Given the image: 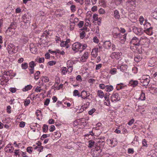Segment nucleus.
Returning a JSON list of instances; mask_svg holds the SVG:
<instances>
[{
	"label": "nucleus",
	"instance_id": "nucleus-64",
	"mask_svg": "<svg viewBox=\"0 0 157 157\" xmlns=\"http://www.w3.org/2000/svg\"><path fill=\"white\" fill-rule=\"evenodd\" d=\"M153 17L154 18L157 20V9L154 13Z\"/></svg>",
	"mask_w": 157,
	"mask_h": 157
},
{
	"label": "nucleus",
	"instance_id": "nucleus-59",
	"mask_svg": "<svg viewBox=\"0 0 157 157\" xmlns=\"http://www.w3.org/2000/svg\"><path fill=\"white\" fill-rule=\"evenodd\" d=\"M11 107L10 105H8L7 107V112L9 113H11Z\"/></svg>",
	"mask_w": 157,
	"mask_h": 157
},
{
	"label": "nucleus",
	"instance_id": "nucleus-5",
	"mask_svg": "<svg viewBox=\"0 0 157 157\" xmlns=\"http://www.w3.org/2000/svg\"><path fill=\"white\" fill-rule=\"evenodd\" d=\"M102 150H99L97 151L93 150L91 152V155L93 157H97L98 156H102L103 155V153L102 152Z\"/></svg>",
	"mask_w": 157,
	"mask_h": 157
},
{
	"label": "nucleus",
	"instance_id": "nucleus-19",
	"mask_svg": "<svg viewBox=\"0 0 157 157\" xmlns=\"http://www.w3.org/2000/svg\"><path fill=\"white\" fill-rule=\"evenodd\" d=\"M142 56L137 55L136 56H135L134 59L136 62H138L142 59Z\"/></svg>",
	"mask_w": 157,
	"mask_h": 157
},
{
	"label": "nucleus",
	"instance_id": "nucleus-21",
	"mask_svg": "<svg viewBox=\"0 0 157 157\" xmlns=\"http://www.w3.org/2000/svg\"><path fill=\"white\" fill-rule=\"evenodd\" d=\"M97 95L99 98H103L104 96V94L102 91L98 90L97 92Z\"/></svg>",
	"mask_w": 157,
	"mask_h": 157
},
{
	"label": "nucleus",
	"instance_id": "nucleus-10",
	"mask_svg": "<svg viewBox=\"0 0 157 157\" xmlns=\"http://www.w3.org/2000/svg\"><path fill=\"white\" fill-rule=\"evenodd\" d=\"M140 41L139 39L136 37H133L130 43L133 45H138L140 44Z\"/></svg>",
	"mask_w": 157,
	"mask_h": 157
},
{
	"label": "nucleus",
	"instance_id": "nucleus-16",
	"mask_svg": "<svg viewBox=\"0 0 157 157\" xmlns=\"http://www.w3.org/2000/svg\"><path fill=\"white\" fill-rule=\"evenodd\" d=\"M109 94H108V93H106L104 94V97L105 100L108 102V104H107V103L106 102H105V103H106V105L107 106L109 105H110V101H109Z\"/></svg>",
	"mask_w": 157,
	"mask_h": 157
},
{
	"label": "nucleus",
	"instance_id": "nucleus-46",
	"mask_svg": "<svg viewBox=\"0 0 157 157\" xmlns=\"http://www.w3.org/2000/svg\"><path fill=\"white\" fill-rule=\"evenodd\" d=\"M84 21H80L78 24V26L79 28L82 27L83 25Z\"/></svg>",
	"mask_w": 157,
	"mask_h": 157
},
{
	"label": "nucleus",
	"instance_id": "nucleus-49",
	"mask_svg": "<svg viewBox=\"0 0 157 157\" xmlns=\"http://www.w3.org/2000/svg\"><path fill=\"white\" fill-rule=\"evenodd\" d=\"M95 111L96 110L95 108H93L88 112L89 114L90 115H92Z\"/></svg>",
	"mask_w": 157,
	"mask_h": 157
},
{
	"label": "nucleus",
	"instance_id": "nucleus-48",
	"mask_svg": "<svg viewBox=\"0 0 157 157\" xmlns=\"http://www.w3.org/2000/svg\"><path fill=\"white\" fill-rule=\"evenodd\" d=\"M56 63V62L55 61H51L48 62V64L51 66H53L55 65Z\"/></svg>",
	"mask_w": 157,
	"mask_h": 157
},
{
	"label": "nucleus",
	"instance_id": "nucleus-47",
	"mask_svg": "<svg viewBox=\"0 0 157 157\" xmlns=\"http://www.w3.org/2000/svg\"><path fill=\"white\" fill-rule=\"evenodd\" d=\"M30 100L29 99H26L25 100L24 105L25 106H28L30 103Z\"/></svg>",
	"mask_w": 157,
	"mask_h": 157
},
{
	"label": "nucleus",
	"instance_id": "nucleus-55",
	"mask_svg": "<svg viewBox=\"0 0 157 157\" xmlns=\"http://www.w3.org/2000/svg\"><path fill=\"white\" fill-rule=\"evenodd\" d=\"M99 13L100 14H104L105 11L103 9L101 8L99 10Z\"/></svg>",
	"mask_w": 157,
	"mask_h": 157
},
{
	"label": "nucleus",
	"instance_id": "nucleus-28",
	"mask_svg": "<svg viewBox=\"0 0 157 157\" xmlns=\"http://www.w3.org/2000/svg\"><path fill=\"white\" fill-rule=\"evenodd\" d=\"M49 33L48 31L46 30L44 32L41 36V38H43L44 37L47 38L48 35H49Z\"/></svg>",
	"mask_w": 157,
	"mask_h": 157
},
{
	"label": "nucleus",
	"instance_id": "nucleus-27",
	"mask_svg": "<svg viewBox=\"0 0 157 157\" xmlns=\"http://www.w3.org/2000/svg\"><path fill=\"white\" fill-rule=\"evenodd\" d=\"M42 82H48L49 81V78L47 76H43L41 78Z\"/></svg>",
	"mask_w": 157,
	"mask_h": 157
},
{
	"label": "nucleus",
	"instance_id": "nucleus-43",
	"mask_svg": "<svg viewBox=\"0 0 157 157\" xmlns=\"http://www.w3.org/2000/svg\"><path fill=\"white\" fill-rule=\"evenodd\" d=\"M67 70L66 67H64L62 70V73L63 75H65L67 72Z\"/></svg>",
	"mask_w": 157,
	"mask_h": 157
},
{
	"label": "nucleus",
	"instance_id": "nucleus-31",
	"mask_svg": "<svg viewBox=\"0 0 157 157\" xmlns=\"http://www.w3.org/2000/svg\"><path fill=\"white\" fill-rule=\"evenodd\" d=\"M152 28L151 27L148 28L145 30V32L148 35H151L152 34Z\"/></svg>",
	"mask_w": 157,
	"mask_h": 157
},
{
	"label": "nucleus",
	"instance_id": "nucleus-22",
	"mask_svg": "<svg viewBox=\"0 0 157 157\" xmlns=\"http://www.w3.org/2000/svg\"><path fill=\"white\" fill-rule=\"evenodd\" d=\"M31 45H30V50L31 52L33 54H36L37 52V48H36L35 47H33L31 48Z\"/></svg>",
	"mask_w": 157,
	"mask_h": 157
},
{
	"label": "nucleus",
	"instance_id": "nucleus-42",
	"mask_svg": "<svg viewBox=\"0 0 157 157\" xmlns=\"http://www.w3.org/2000/svg\"><path fill=\"white\" fill-rule=\"evenodd\" d=\"M75 25L74 22H71L70 23V30H72L74 29Z\"/></svg>",
	"mask_w": 157,
	"mask_h": 157
},
{
	"label": "nucleus",
	"instance_id": "nucleus-32",
	"mask_svg": "<svg viewBox=\"0 0 157 157\" xmlns=\"http://www.w3.org/2000/svg\"><path fill=\"white\" fill-rule=\"evenodd\" d=\"M73 95L74 96H77L78 97L81 96V95L79 94L78 90H74L73 93Z\"/></svg>",
	"mask_w": 157,
	"mask_h": 157
},
{
	"label": "nucleus",
	"instance_id": "nucleus-2",
	"mask_svg": "<svg viewBox=\"0 0 157 157\" xmlns=\"http://www.w3.org/2000/svg\"><path fill=\"white\" fill-rule=\"evenodd\" d=\"M150 81L149 77H148V78H147L145 77H143L142 78L140 79V85L142 86H147Z\"/></svg>",
	"mask_w": 157,
	"mask_h": 157
},
{
	"label": "nucleus",
	"instance_id": "nucleus-14",
	"mask_svg": "<svg viewBox=\"0 0 157 157\" xmlns=\"http://www.w3.org/2000/svg\"><path fill=\"white\" fill-rule=\"evenodd\" d=\"M111 43L110 41H106L104 43V47L105 48H109L111 47Z\"/></svg>",
	"mask_w": 157,
	"mask_h": 157
},
{
	"label": "nucleus",
	"instance_id": "nucleus-62",
	"mask_svg": "<svg viewBox=\"0 0 157 157\" xmlns=\"http://www.w3.org/2000/svg\"><path fill=\"white\" fill-rule=\"evenodd\" d=\"M93 41L96 43H98L99 42V40L96 36L94 37L93 39Z\"/></svg>",
	"mask_w": 157,
	"mask_h": 157
},
{
	"label": "nucleus",
	"instance_id": "nucleus-60",
	"mask_svg": "<svg viewBox=\"0 0 157 157\" xmlns=\"http://www.w3.org/2000/svg\"><path fill=\"white\" fill-rule=\"evenodd\" d=\"M25 123L24 122L22 121L20 123L19 126L20 127L23 128L25 126Z\"/></svg>",
	"mask_w": 157,
	"mask_h": 157
},
{
	"label": "nucleus",
	"instance_id": "nucleus-45",
	"mask_svg": "<svg viewBox=\"0 0 157 157\" xmlns=\"http://www.w3.org/2000/svg\"><path fill=\"white\" fill-rule=\"evenodd\" d=\"M33 150V148L32 147H29L27 148V151L29 153L32 152Z\"/></svg>",
	"mask_w": 157,
	"mask_h": 157
},
{
	"label": "nucleus",
	"instance_id": "nucleus-41",
	"mask_svg": "<svg viewBox=\"0 0 157 157\" xmlns=\"http://www.w3.org/2000/svg\"><path fill=\"white\" fill-rule=\"evenodd\" d=\"M117 72V69L115 68L112 69L110 70V73L111 74L114 75Z\"/></svg>",
	"mask_w": 157,
	"mask_h": 157
},
{
	"label": "nucleus",
	"instance_id": "nucleus-25",
	"mask_svg": "<svg viewBox=\"0 0 157 157\" xmlns=\"http://www.w3.org/2000/svg\"><path fill=\"white\" fill-rule=\"evenodd\" d=\"M142 101L145 100V96L144 93L143 92V91L142 90L141 93L140 95V97L139 98Z\"/></svg>",
	"mask_w": 157,
	"mask_h": 157
},
{
	"label": "nucleus",
	"instance_id": "nucleus-44",
	"mask_svg": "<svg viewBox=\"0 0 157 157\" xmlns=\"http://www.w3.org/2000/svg\"><path fill=\"white\" fill-rule=\"evenodd\" d=\"M87 47L86 45L84 44L82 45V47H81V50H80V52H82Z\"/></svg>",
	"mask_w": 157,
	"mask_h": 157
},
{
	"label": "nucleus",
	"instance_id": "nucleus-39",
	"mask_svg": "<svg viewBox=\"0 0 157 157\" xmlns=\"http://www.w3.org/2000/svg\"><path fill=\"white\" fill-rule=\"evenodd\" d=\"M43 129L44 132H46L48 129V126L46 124H44L43 127Z\"/></svg>",
	"mask_w": 157,
	"mask_h": 157
},
{
	"label": "nucleus",
	"instance_id": "nucleus-50",
	"mask_svg": "<svg viewBox=\"0 0 157 157\" xmlns=\"http://www.w3.org/2000/svg\"><path fill=\"white\" fill-rule=\"evenodd\" d=\"M55 129V127L53 125H51L50 127L49 131L51 132L53 131Z\"/></svg>",
	"mask_w": 157,
	"mask_h": 157
},
{
	"label": "nucleus",
	"instance_id": "nucleus-33",
	"mask_svg": "<svg viewBox=\"0 0 157 157\" xmlns=\"http://www.w3.org/2000/svg\"><path fill=\"white\" fill-rule=\"evenodd\" d=\"M29 67L31 68H34V67L36 66V64L33 61L30 62L29 63Z\"/></svg>",
	"mask_w": 157,
	"mask_h": 157
},
{
	"label": "nucleus",
	"instance_id": "nucleus-56",
	"mask_svg": "<svg viewBox=\"0 0 157 157\" xmlns=\"http://www.w3.org/2000/svg\"><path fill=\"white\" fill-rule=\"evenodd\" d=\"M41 87H40L37 86L35 88V91L37 92L38 91L39 92H40L41 90Z\"/></svg>",
	"mask_w": 157,
	"mask_h": 157
},
{
	"label": "nucleus",
	"instance_id": "nucleus-52",
	"mask_svg": "<svg viewBox=\"0 0 157 157\" xmlns=\"http://www.w3.org/2000/svg\"><path fill=\"white\" fill-rule=\"evenodd\" d=\"M104 138H105L104 137L100 138L99 140L97 141V143H101L105 142Z\"/></svg>",
	"mask_w": 157,
	"mask_h": 157
},
{
	"label": "nucleus",
	"instance_id": "nucleus-61",
	"mask_svg": "<svg viewBox=\"0 0 157 157\" xmlns=\"http://www.w3.org/2000/svg\"><path fill=\"white\" fill-rule=\"evenodd\" d=\"M93 18L95 21L98 20V15L96 14H94L93 15Z\"/></svg>",
	"mask_w": 157,
	"mask_h": 157
},
{
	"label": "nucleus",
	"instance_id": "nucleus-11",
	"mask_svg": "<svg viewBox=\"0 0 157 157\" xmlns=\"http://www.w3.org/2000/svg\"><path fill=\"white\" fill-rule=\"evenodd\" d=\"M138 84V82L137 81L132 79L130 81L128 85L129 86H131L132 87H134L137 86Z\"/></svg>",
	"mask_w": 157,
	"mask_h": 157
},
{
	"label": "nucleus",
	"instance_id": "nucleus-17",
	"mask_svg": "<svg viewBox=\"0 0 157 157\" xmlns=\"http://www.w3.org/2000/svg\"><path fill=\"white\" fill-rule=\"evenodd\" d=\"M13 24L11 23L10 25V27L8 28V29L6 30V33H9V35L10 34V33H9L11 32H13V34L14 33L13 31L14 30V29L13 28Z\"/></svg>",
	"mask_w": 157,
	"mask_h": 157
},
{
	"label": "nucleus",
	"instance_id": "nucleus-53",
	"mask_svg": "<svg viewBox=\"0 0 157 157\" xmlns=\"http://www.w3.org/2000/svg\"><path fill=\"white\" fill-rule=\"evenodd\" d=\"M71 9L73 12H75L76 10V7L75 5H71Z\"/></svg>",
	"mask_w": 157,
	"mask_h": 157
},
{
	"label": "nucleus",
	"instance_id": "nucleus-1",
	"mask_svg": "<svg viewBox=\"0 0 157 157\" xmlns=\"http://www.w3.org/2000/svg\"><path fill=\"white\" fill-rule=\"evenodd\" d=\"M112 34L113 37L116 38H120V36H121L120 29L117 27L114 28L113 29Z\"/></svg>",
	"mask_w": 157,
	"mask_h": 157
},
{
	"label": "nucleus",
	"instance_id": "nucleus-63",
	"mask_svg": "<svg viewBox=\"0 0 157 157\" xmlns=\"http://www.w3.org/2000/svg\"><path fill=\"white\" fill-rule=\"evenodd\" d=\"M134 121V119H132L128 122V124L130 126L133 123Z\"/></svg>",
	"mask_w": 157,
	"mask_h": 157
},
{
	"label": "nucleus",
	"instance_id": "nucleus-58",
	"mask_svg": "<svg viewBox=\"0 0 157 157\" xmlns=\"http://www.w3.org/2000/svg\"><path fill=\"white\" fill-rule=\"evenodd\" d=\"M50 102V100L48 98H47L44 103V105H48Z\"/></svg>",
	"mask_w": 157,
	"mask_h": 157
},
{
	"label": "nucleus",
	"instance_id": "nucleus-35",
	"mask_svg": "<svg viewBox=\"0 0 157 157\" xmlns=\"http://www.w3.org/2000/svg\"><path fill=\"white\" fill-rule=\"evenodd\" d=\"M86 35V34L84 31H82V32H80V37L81 39H83Z\"/></svg>",
	"mask_w": 157,
	"mask_h": 157
},
{
	"label": "nucleus",
	"instance_id": "nucleus-36",
	"mask_svg": "<svg viewBox=\"0 0 157 157\" xmlns=\"http://www.w3.org/2000/svg\"><path fill=\"white\" fill-rule=\"evenodd\" d=\"M126 34H125L124 35L121 36H120V37L119 38H120V40H122L123 42H124L126 40Z\"/></svg>",
	"mask_w": 157,
	"mask_h": 157
},
{
	"label": "nucleus",
	"instance_id": "nucleus-24",
	"mask_svg": "<svg viewBox=\"0 0 157 157\" xmlns=\"http://www.w3.org/2000/svg\"><path fill=\"white\" fill-rule=\"evenodd\" d=\"M113 89V86L110 85H107L106 86L105 90L106 91L110 92L112 91Z\"/></svg>",
	"mask_w": 157,
	"mask_h": 157
},
{
	"label": "nucleus",
	"instance_id": "nucleus-37",
	"mask_svg": "<svg viewBox=\"0 0 157 157\" xmlns=\"http://www.w3.org/2000/svg\"><path fill=\"white\" fill-rule=\"evenodd\" d=\"M136 1V0H127L126 2L127 4L130 3L132 5H133L135 4V2Z\"/></svg>",
	"mask_w": 157,
	"mask_h": 157
},
{
	"label": "nucleus",
	"instance_id": "nucleus-7",
	"mask_svg": "<svg viewBox=\"0 0 157 157\" xmlns=\"http://www.w3.org/2000/svg\"><path fill=\"white\" fill-rule=\"evenodd\" d=\"M132 30L134 33L136 35H141L143 33V30L141 28L136 27H133Z\"/></svg>",
	"mask_w": 157,
	"mask_h": 157
},
{
	"label": "nucleus",
	"instance_id": "nucleus-51",
	"mask_svg": "<svg viewBox=\"0 0 157 157\" xmlns=\"http://www.w3.org/2000/svg\"><path fill=\"white\" fill-rule=\"evenodd\" d=\"M134 152V150L133 148H129L128 150V154H133Z\"/></svg>",
	"mask_w": 157,
	"mask_h": 157
},
{
	"label": "nucleus",
	"instance_id": "nucleus-38",
	"mask_svg": "<svg viewBox=\"0 0 157 157\" xmlns=\"http://www.w3.org/2000/svg\"><path fill=\"white\" fill-rule=\"evenodd\" d=\"M21 67L23 69H26L28 67V64L26 63H22L21 64Z\"/></svg>",
	"mask_w": 157,
	"mask_h": 157
},
{
	"label": "nucleus",
	"instance_id": "nucleus-12",
	"mask_svg": "<svg viewBox=\"0 0 157 157\" xmlns=\"http://www.w3.org/2000/svg\"><path fill=\"white\" fill-rule=\"evenodd\" d=\"M88 57V53L85 52L83 56L81 57L80 60L82 62H84Z\"/></svg>",
	"mask_w": 157,
	"mask_h": 157
},
{
	"label": "nucleus",
	"instance_id": "nucleus-3",
	"mask_svg": "<svg viewBox=\"0 0 157 157\" xmlns=\"http://www.w3.org/2000/svg\"><path fill=\"white\" fill-rule=\"evenodd\" d=\"M31 16L29 13L25 14L22 16L23 21L25 23H28L29 24L31 20Z\"/></svg>",
	"mask_w": 157,
	"mask_h": 157
},
{
	"label": "nucleus",
	"instance_id": "nucleus-26",
	"mask_svg": "<svg viewBox=\"0 0 157 157\" xmlns=\"http://www.w3.org/2000/svg\"><path fill=\"white\" fill-rule=\"evenodd\" d=\"M32 86L31 85H28L25 86V87L23 89V91H26L32 89Z\"/></svg>",
	"mask_w": 157,
	"mask_h": 157
},
{
	"label": "nucleus",
	"instance_id": "nucleus-18",
	"mask_svg": "<svg viewBox=\"0 0 157 157\" xmlns=\"http://www.w3.org/2000/svg\"><path fill=\"white\" fill-rule=\"evenodd\" d=\"M98 48H94L92 50L91 52L92 55L94 57H96L98 55Z\"/></svg>",
	"mask_w": 157,
	"mask_h": 157
},
{
	"label": "nucleus",
	"instance_id": "nucleus-23",
	"mask_svg": "<svg viewBox=\"0 0 157 157\" xmlns=\"http://www.w3.org/2000/svg\"><path fill=\"white\" fill-rule=\"evenodd\" d=\"M127 66L126 65H122L120 67V69L123 72H125L127 71Z\"/></svg>",
	"mask_w": 157,
	"mask_h": 157
},
{
	"label": "nucleus",
	"instance_id": "nucleus-29",
	"mask_svg": "<svg viewBox=\"0 0 157 157\" xmlns=\"http://www.w3.org/2000/svg\"><path fill=\"white\" fill-rule=\"evenodd\" d=\"M40 74V71H37L34 74V78L36 80H38L39 78V75Z\"/></svg>",
	"mask_w": 157,
	"mask_h": 157
},
{
	"label": "nucleus",
	"instance_id": "nucleus-15",
	"mask_svg": "<svg viewBox=\"0 0 157 157\" xmlns=\"http://www.w3.org/2000/svg\"><path fill=\"white\" fill-rule=\"evenodd\" d=\"M88 95L87 91L85 90H83L81 92L80 97L83 99H87L86 96Z\"/></svg>",
	"mask_w": 157,
	"mask_h": 157
},
{
	"label": "nucleus",
	"instance_id": "nucleus-13",
	"mask_svg": "<svg viewBox=\"0 0 157 157\" xmlns=\"http://www.w3.org/2000/svg\"><path fill=\"white\" fill-rule=\"evenodd\" d=\"M114 17L115 19H119L120 18V15L119 11L116 10L114 11Z\"/></svg>",
	"mask_w": 157,
	"mask_h": 157
},
{
	"label": "nucleus",
	"instance_id": "nucleus-6",
	"mask_svg": "<svg viewBox=\"0 0 157 157\" xmlns=\"http://www.w3.org/2000/svg\"><path fill=\"white\" fill-rule=\"evenodd\" d=\"M120 100L118 94L117 93H113L111 97V100L112 102L117 101Z\"/></svg>",
	"mask_w": 157,
	"mask_h": 157
},
{
	"label": "nucleus",
	"instance_id": "nucleus-20",
	"mask_svg": "<svg viewBox=\"0 0 157 157\" xmlns=\"http://www.w3.org/2000/svg\"><path fill=\"white\" fill-rule=\"evenodd\" d=\"M89 144L88 145V147L89 148H92L94 146H95V142L92 140H90L89 141Z\"/></svg>",
	"mask_w": 157,
	"mask_h": 157
},
{
	"label": "nucleus",
	"instance_id": "nucleus-8",
	"mask_svg": "<svg viewBox=\"0 0 157 157\" xmlns=\"http://www.w3.org/2000/svg\"><path fill=\"white\" fill-rule=\"evenodd\" d=\"M122 55V53L119 52H114L111 53L110 57L112 59H118Z\"/></svg>",
	"mask_w": 157,
	"mask_h": 157
},
{
	"label": "nucleus",
	"instance_id": "nucleus-30",
	"mask_svg": "<svg viewBox=\"0 0 157 157\" xmlns=\"http://www.w3.org/2000/svg\"><path fill=\"white\" fill-rule=\"evenodd\" d=\"M105 144V142L101 143H96L95 144V146L99 147H101L102 148L104 146Z\"/></svg>",
	"mask_w": 157,
	"mask_h": 157
},
{
	"label": "nucleus",
	"instance_id": "nucleus-57",
	"mask_svg": "<svg viewBox=\"0 0 157 157\" xmlns=\"http://www.w3.org/2000/svg\"><path fill=\"white\" fill-rule=\"evenodd\" d=\"M101 67H102V64H97L96 66V67L95 69L96 70H99L100 68H101Z\"/></svg>",
	"mask_w": 157,
	"mask_h": 157
},
{
	"label": "nucleus",
	"instance_id": "nucleus-4",
	"mask_svg": "<svg viewBox=\"0 0 157 157\" xmlns=\"http://www.w3.org/2000/svg\"><path fill=\"white\" fill-rule=\"evenodd\" d=\"M82 46V44L79 42H75L74 43L72 46V49L73 51H75V52H80V50H81V47Z\"/></svg>",
	"mask_w": 157,
	"mask_h": 157
},
{
	"label": "nucleus",
	"instance_id": "nucleus-40",
	"mask_svg": "<svg viewBox=\"0 0 157 157\" xmlns=\"http://www.w3.org/2000/svg\"><path fill=\"white\" fill-rule=\"evenodd\" d=\"M17 51V49H16V48L14 46V48H13L11 49H10V50H9V53H15Z\"/></svg>",
	"mask_w": 157,
	"mask_h": 157
},
{
	"label": "nucleus",
	"instance_id": "nucleus-34",
	"mask_svg": "<svg viewBox=\"0 0 157 157\" xmlns=\"http://www.w3.org/2000/svg\"><path fill=\"white\" fill-rule=\"evenodd\" d=\"M60 10H58L56 12V15L58 16V17H61L62 15L63 14V12L60 13Z\"/></svg>",
	"mask_w": 157,
	"mask_h": 157
},
{
	"label": "nucleus",
	"instance_id": "nucleus-54",
	"mask_svg": "<svg viewBox=\"0 0 157 157\" xmlns=\"http://www.w3.org/2000/svg\"><path fill=\"white\" fill-rule=\"evenodd\" d=\"M14 46L13 44H10L8 46V51L13 48H14Z\"/></svg>",
	"mask_w": 157,
	"mask_h": 157
},
{
	"label": "nucleus",
	"instance_id": "nucleus-9",
	"mask_svg": "<svg viewBox=\"0 0 157 157\" xmlns=\"http://www.w3.org/2000/svg\"><path fill=\"white\" fill-rule=\"evenodd\" d=\"M4 150L6 152H10L12 153L13 152L14 150V148L11 146L10 144H8L5 148Z\"/></svg>",
	"mask_w": 157,
	"mask_h": 157
}]
</instances>
